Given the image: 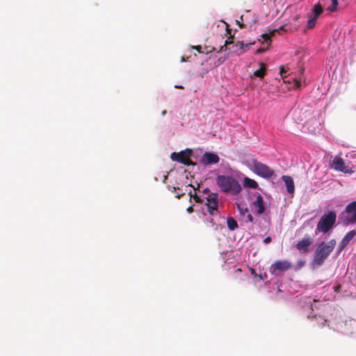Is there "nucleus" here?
Returning a JSON list of instances; mask_svg holds the SVG:
<instances>
[{
	"mask_svg": "<svg viewBox=\"0 0 356 356\" xmlns=\"http://www.w3.org/2000/svg\"><path fill=\"white\" fill-rule=\"evenodd\" d=\"M309 305L307 308L311 309L312 312L307 315L308 318H316L317 323L321 326L325 325L327 323V326L334 330L350 336H356V321L353 319H348L346 316L339 315L336 316L330 320L325 319L321 316H318L314 312V309H318L317 307L318 302L313 299V302L309 300L308 302Z\"/></svg>",
	"mask_w": 356,
	"mask_h": 356,
	"instance_id": "1",
	"label": "nucleus"
},
{
	"mask_svg": "<svg viewBox=\"0 0 356 356\" xmlns=\"http://www.w3.org/2000/svg\"><path fill=\"white\" fill-rule=\"evenodd\" d=\"M189 195L191 197H193L195 202L204 204L207 207L209 213L214 216L218 213V195L216 193H211L208 188H204L202 191L198 190V193L195 189L190 190Z\"/></svg>",
	"mask_w": 356,
	"mask_h": 356,
	"instance_id": "2",
	"label": "nucleus"
},
{
	"mask_svg": "<svg viewBox=\"0 0 356 356\" xmlns=\"http://www.w3.org/2000/svg\"><path fill=\"white\" fill-rule=\"evenodd\" d=\"M336 240L331 239L327 243L321 242L317 245L312 261L313 268L321 266L336 245Z\"/></svg>",
	"mask_w": 356,
	"mask_h": 356,
	"instance_id": "3",
	"label": "nucleus"
},
{
	"mask_svg": "<svg viewBox=\"0 0 356 356\" xmlns=\"http://www.w3.org/2000/svg\"><path fill=\"white\" fill-rule=\"evenodd\" d=\"M216 183L223 192L229 193L232 195L238 194L242 189L239 182L229 175H218Z\"/></svg>",
	"mask_w": 356,
	"mask_h": 356,
	"instance_id": "4",
	"label": "nucleus"
},
{
	"mask_svg": "<svg viewBox=\"0 0 356 356\" xmlns=\"http://www.w3.org/2000/svg\"><path fill=\"white\" fill-rule=\"evenodd\" d=\"M246 166L259 177L268 179L273 177L274 170L254 158L248 159L245 161Z\"/></svg>",
	"mask_w": 356,
	"mask_h": 356,
	"instance_id": "5",
	"label": "nucleus"
},
{
	"mask_svg": "<svg viewBox=\"0 0 356 356\" xmlns=\"http://www.w3.org/2000/svg\"><path fill=\"white\" fill-rule=\"evenodd\" d=\"M337 215L334 211H329L324 213L317 223L314 232L315 235H317L320 232L323 234L329 232L334 227Z\"/></svg>",
	"mask_w": 356,
	"mask_h": 356,
	"instance_id": "6",
	"label": "nucleus"
},
{
	"mask_svg": "<svg viewBox=\"0 0 356 356\" xmlns=\"http://www.w3.org/2000/svg\"><path fill=\"white\" fill-rule=\"evenodd\" d=\"M254 44V42L245 44L243 41H238L235 43L233 41L228 42L226 40L225 44L221 47V50H223L225 48V51H227V54L228 56H229L231 54H236L239 56L246 52L251 48L252 46Z\"/></svg>",
	"mask_w": 356,
	"mask_h": 356,
	"instance_id": "7",
	"label": "nucleus"
},
{
	"mask_svg": "<svg viewBox=\"0 0 356 356\" xmlns=\"http://www.w3.org/2000/svg\"><path fill=\"white\" fill-rule=\"evenodd\" d=\"M304 73V69H301L298 75H295L291 78H288L289 68L285 66H281L280 67V74L284 80V83H293V86L296 88H300L302 86V75Z\"/></svg>",
	"mask_w": 356,
	"mask_h": 356,
	"instance_id": "8",
	"label": "nucleus"
},
{
	"mask_svg": "<svg viewBox=\"0 0 356 356\" xmlns=\"http://www.w3.org/2000/svg\"><path fill=\"white\" fill-rule=\"evenodd\" d=\"M323 13V8L318 3L314 5L310 12L307 14V22L306 27L308 29H313L316 24L317 19Z\"/></svg>",
	"mask_w": 356,
	"mask_h": 356,
	"instance_id": "9",
	"label": "nucleus"
},
{
	"mask_svg": "<svg viewBox=\"0 0 356 356\" xmlns=\"http://www.w3.org/2000/svg\"><path fill=\"white\" fill-rule=\"evenodd\" d=\"M343 221L345 224L356 223V200L350 202L342 213Z\"/></svg>",
	"mask_w": 356,
	"mask_h": 356,
	"instance_id": "10",
	"label": "nucleus"
},
{
	"mask_svg": "<svg viewBox=\"0 0 356 356\" xmlns=\"http://www.w3.org/2000/svg\"><path fill=\"white\" fill-rule=\"evenodd\" d=\"M291 268V263L287 260H278L270 267V272L275 276H278L280 273L285 272Z\"/></svg>",
	"mask_w": 356,
	"mask_h": 356,
	"instance_id": "11",
	"label": "nucleus"
},
{
	"mask_svg": "<svg viewBox=\"0 0 356 356\" xmlns=\"http://www.w3.org/2000/svg\"><path fill=\"white\" fill-rule=\"evenodd\" d=\"M331 168L336 171L351 175L354 172L352 168L346 166L344 161L340 156H335L330 163Z\"/></svg>",
	"mask_w": 356,
	"mask_h": 356,
	"instance_id": "12",
	"label": "nucleus"
},
{
	"mask_svg": "<svg viewBox=\"0 0 356 356\" xmlns=\"http://www.w3.org/2000/svg\"><path fill=\"white\" fill-rule=\"evenodd\" d=\"M220 157L214 152H207L200 159V162L203 165H210L216 164L219 162Z\"/></svg>",
	"mask_w": 356,
	"mask_h": 356,
	"instance_id": "13",
	"label": "nucleus"
},
{
	"mask_svg": "<svg viewBox=\"0 0 356 356\" xmlns=\"http://www.w3.org/2000/svg\"><path fill=\"white\" fill-rule=\"evenodd\" d=\"M356 235V231L355 230H351L348 232L341 239L340 241L337 252V254H339L348 244L349 243L353 240V238Z\"/></svg>",
	"mask_w": 356,
	"mask_h": 356,
	"instance_id": "14",
	"label": "nucleus"
},
{
	"mask_svg": "<svg viewBox=\"0 0 356 356\" xmlns=\"http://www.w3.org/2000/svg\"><path fill=\"white\" fill-rule=\"evenodd\" d=\"M314 240L309 235H306L296 244V248L302 252H307L309 247L313 243Z\"/></svg>",
	"mask_w": 356,
	"mask_h": 356,
	"instance_id": "15",
	"label": "nucleus"
},
{
	"mask_svg": "<svg viewBox=\"0 0 356 356\" xmlns=\"http://www.w3.org/2000/svg\"><path fill=\"white\" fill-rule=\"evenodd\" d=\"M223 50L220 49L215 56V57L213 58V67H217L222 65L223 63H225L227 59L229 58L228 54L226 53L224 55H222V51Z\"/></svg>",
	"mask_w": 356,
	"mask_h": 356,
	"instance_id": "16",
	"label": "nucleus"
},
{
	"mask_svg": "<svg viewBox=\"0 0 356 356\" xmlns=\"http://www.w3.org/2000/svg\"><path fill=\"white\" fill-rule=\"evenodd\" d=\"M170 158L172 161H177L186 165H189L192 163L189 159L184 156L183 154H181L180 152H172L170 155Z\"/></svg>",
	"mask_w": 356,
	"mask_h": 356,
	"instance_id": "17",
	"label": "nucleus"
},
{
	"mask_svg": "<svg viewBox=\"0 0 356 356\" xmlns=\"http://www.w3.org/2000/svg\"><path fill=\"white\" fill-rule=\"evenodd\" d=\"M282 179L284 182L285 186L286 188V191L289 194H293L295 191V186L293 179L288 175H283L282 177Z\"/></svg>",
	"mask_w": 356,
	"mask_h": 356,
	"instance_id": "18",
	"label": "nucleus"
},
{
	"mask_svg": "<svg viewBox=\"0 0 356 356\" xmlns=\"http://www.w3.org/2000/svg\"><path fill=\"white\" fill-rule=\"evenodd\" d=\"M257 65H259V68L254 72L253 75H250V79H252L253 76H256L262 79L265 76L267 70L266 64L259 62Z\"/></svg>",
	"mask_w": 356,
	"mask_h": 356,
	"instance_id": "19",
	"label": "nucleus"
},
{
	"mask_svg": "<svg viewBox=\"0 0 356 356\" xmlns=\"http://www.w3.org/2000/svg\"><path fill=\"white\" fill-rule=\"evenodd\" d=\"M257 198L252 202V204L257 208V213L261 214L265 211V207L262 196L259 193H257Z\"/></svg>",
	"mask_w": 356,
	"mask_h": 356,
	"instance_id": "20",
	"label": "nucleus"
},
{
	"mask_svg": "<svg viewBox=\"0 0 356 356\" xmlns=\"http://www.w3.org/2000/svg\"><path fill=\"white\" fill-rule=\"evenodd\" d=\"M243 185L246 188H258V184L257 182L248 177H245L243 179Z\"/></svg>",
	"mask_w": 356,
	"mask_h": 356,
	"instance_id": "21",
	"label": "nucleus"
},
{
	"mask_svg": "<svg viewBox=\"0 0 356 356\" xmlns=\"http://www.w3.org/2000/svg\"><path fill=\"white\" fill-rule=\"evenodd\" d=\"M227 224L228 228L231 231H234L238 228V223H237L236 220L234 218H233L232 217H228L227 218Z\"/></svg>",
	"mask_w": 356,
	"mask_h": 356,
	"instance_id": "22",
	"label": "nucleus"
},
{
	"mask_svg": "<svg viewBox=\"0 0 356 356\" xmlns=\"http://www.w3.org/2000/svg\"><path fill=\"white\" fill-rule=\"evenodd\" d=\"M330 1V5L327 7V10L330 12H335L338 9L339 0H328Z\"/></svg>",
	"mask_w": 356,
	"mask_h": 356,
	"instance_id": "23",
	"label": "nucleus"
},
{
	"mask_svg": "<svg viewBox=\"0 0 356 356\" xmlns=\"http://www.w3.org/2000/svg\"><path fill=\"white\" fill-rule=\"evenodd\" d=\"M236 207L241 216H245L248 213V208L241 203H236Z\"/></svg>",
	"mask_w": 356,
	"mask_h": 356,
	"instance_id": "24",
	"label": "nucleus"
},
{
	"mask_svg": "<svg viewBox=\"0 0 356 356\" xmlns=\"http://www.w3.org/2000/svg\"><path fill=\"white\" fill-rule=\"evenodd\" d=\"M248 15H250V12L248 10L246 11V13L245 15H243L240 17V20H236V23L238 24L240 27H243L246 26L245 24H244V22Z\"/></svg>",
	"mask_w": 356,
	"mask_h": 356,
	"instance_id": "25",
	"label": "nucleus"
},
{
	"mask_svg": "<svg viewBox=\"0 0 356 356\" xmlns=\"http://www.w3.org/2000/svg\"><path fill=\"white\" fill-rule=\"evenodd\" d=\"M342 286L341 284H334L328 286V289H330L334 293H339L341 291Z\"/></svg>",
	"mask_w": 356,
	"mask_h": 356,
	"instance_id": "26",
	"label": "nucleus"
},
{
	"mask_svg": "<svg viewBox=\"0 0 356 356\" xmlns=\"http://www.w3.org/2000/svg\"><path fill=\"white\" fill-rule=\"evenodd\" d=\"M243 217L244 218V220L245 222H252V223L254 222V218H253V216L252 214L246 213L245 215V216H243Z\"/></svg>",
	"mask_w": 356,
	"mask_h": 356,
	"instance_id": "27",
	"label": "nucleus"
},
{
	"mask_svg": "<svg viewBox=\"0 0 356 356\" xmlns=\"http://www.w3.org/2000/svg\"><path fill=\"white\" fill-rule=\"evenodd\" d=\"M181 154H183L184 156H186L188 159L191 156L192 154V150L190 149H186L184 151L180 152Z\"/></svg>",
	"mask_w": 356,
	"mask_h": 356,
	"instance_id": "28",
	"label": "nucleus"
},
{
	"mask_svg": "<svg viewBox=\"0 0 356 356\" xmlns=\"http://www.w3.org/2000/svg\"><path fill=\"white\" fill-rule=\"evenodd\" d=\"M271 237L270 236H267L264 239V243L265 244H268L269 243L270 241H271Z\"/></svg>",
	"mask_w": 356,
	"mask_h": 356,
	"instance_id": "29",
	"label": "nucleus"
},
{
	"mask_svg": "<svg viewBox=\"0 0 356 356\" xmlns=\"http://www.w3.org/2000/svg\"><path fill=\"white\" fill-rule=\"evenodd\" d=\"M266 51V49L264 48H258L257 50H256V54H262L264 53V51Z\"/></svg>",
	"mask_w": 356,
	"mask_h": 356,
	"instance_id": "30",
	"label": "nucleus"
},
{
	"mask_svg": "<svg viewBox=\"0 0 356 356\" xmlns=\"http://www.w3.org/2000/svg\"><path fill=\"white\" fill-rule=\"evenodd\" d=\"M192 49H197L199 52H200L201 47L200 46H192Z\"/></svg>",
	"mask_w": 356,
	"mask_h": 356,
	"instance_id": "31",
	"label": "nucleus"
},
{
	"mask_svg": "<svg viewBox=\"0 0 356 356\" xmlns=\"http://www.w3.org/2000/svg\"><path fill=\"white\" fill-rule=\"evenodd\" d=\"M193 207H188V208H187V211H188V213H192V212H193Z\"/></svg>",
	"mask_w": 356,
	"mask_h": 356,
	"instance_id": "32",
	"label": "nucleus"
},
{
	"mask_svg": "<svg viewBox=\"0 0 356 356\" xmlns=\"http://www.w3.org/2000/svg\"><path fill=\"white\" fill-rule=\"evenodd\" d=\"M187 60L186 59V58L184 56H182L181 58V62H186Z\"/></svg>",
	"mask_w": 356,
	"mask_h": 356,
	"instance_id": "33",
	"label": "nucleus"
},
{
	"mask_svg": "<svg viewBox=\"0 0 356 356\" xmlns=\"http://www.w3.org/2000/svg\"><path fill=\"white\" fill-rule=\"evenodd\" d=\"M175 87L176 88H183V87L181 86H178V85H176Z\"/></svg>",
	"mask_w": 356,
	"mask_h": 356,
	"instance_id": "34",
	"label": "nucleus"
},
{
	"mask_svg": "<svg viewBox=\"0 0 356 356\" xmlns=\"http://www.w3.org/2000/svg\"><path fill=\"white\" fill-rule=\"evenodd\" d=\"M165 113H166V111H163L162 112V115H165Z\"/></svg>",
	"mask_w": 356,
	"mask_h": 356,
	"instance_id": "35",
	"label": "nucleus"
},
{
	"mask_svg": "<svg viewBox=\"0 0 356 356\" xmlns=\"http://www.w3.org/2000/svg\"><path fill=\"white\" fill-rule=\"evenodd\" d=\"M256 21H257V19H256V18H254V19L252 20V22H253V23H255V22H256Z\"/></svg>",
	"mask_w": 356,
	"mask_h": 356,
	"instance_id": "36",
	"label": "nucleus"
},
{
	"mask_svg": "<svg viewBox=\"0 0 356 356\" xmlns=\"http://www.w3.org/2000/svg\"><path fill=\"white\" fill-rule=\"evenodd\" d=\"M210 222L212 224V225H214V223L213 222V219L211 220Z\"/></svg>",
	"mask_w": 356,
	"mask_h": 356,
	"instance_id": "37",
	"label": "nucleus"
},
{
	"mask_svg": "<svg viewBox=\"0 0 356 356\" xmlns=\"http://www.w3.org/2000/svg\"><path fill=\"white\" fill-rule=\"evenodd\" d=\"M260 277L261 279L264 280V276L261 275Z\"/></svg>",
	"mask_w": 356,
	"mask_h": 356,
	"instance_id": "38",
	"label": "nucleus"
}]
</instances>
